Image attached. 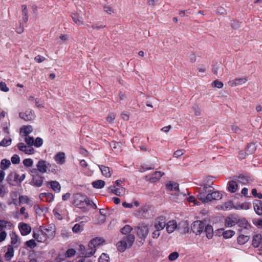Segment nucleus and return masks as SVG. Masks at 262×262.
<instances>
[{"label":"nucleus","mask_w":262,"mask_h":262,"mask_svg":"<svg viewBox=\"0 0 262 262\" xmlns=\"http://www.w3.org/2000/svg\"><path fill=\"white\" fill-rule=\"evenodd\" d=\"M19 229L22 235H27L29 234L31 231V227L27 224L24 223H20L19 224Z\"/></svg>","instance_id":"obj_13"},{"label":"nucleus","mask_w":262,"mask_h":262,"mask_svg":"<svg viewBox=\"0 0 262 262\" xmlns=\"http://www.w3.org/2000/svg\"><path fill=\"white\" fill-rule=\"evenodd\" d=\"M54 159L55 161L59 164L61 165L66 162L65 154L62 152H60L56 154Z\"/></svg>","instance_id":"obj_23"},{"label":"nucleus","mask_w":262,"mask_h":262,"mask_svg":"<svg viewBox=\"0 0 262 262\" xmlns=\"http://www.w3.org/2000/svg\"><path fill=\"white\" fill-rule=\"evenodd\" d=\"M18 178L19 175L16 172L12 171L8 175L6 180L10 185L16 186L19 184Z\"/></svg>","instance_id":"obj_7"},{"label":"nucleus","mask_w":262,"mask_h":262,"mask_svg":"<svg viewBox=\"0 0 262 262\" xmlns=\"http://www.w3.org/2000/svg\"><path fill=\"white\" fill-rule=\"evenodd\" d=\"M262 242V236L260 234H256L253 235L252 245L255 248L259 246Z\"/></svg>","instance_id":"obj_21"},{"label":"nucleus","mask_w":262,"mask_h":262,"mask_svg":"<svg viewBox=\"0 0 262 262\" xmlns=\"http://www.w3.org/2000/svg\"><path fill=\"white\" fill-rule=\"evenodd\" d=\"M212 85L213 87L217 88L218 89H221L223 88L224 84L222 82L218 80H215L214 81H213Z\"/></svg>","instance_id":"obj_51"},{"label":"nucleus","mask_w":262,"mask_h":262,"mask_svg":"<svg viewBox=\"0 0 262 262\" xmlns=\"http://www.w3.org/2000/svg\"><path fill=\"white\" fill-rule=\"evenodd\" d=\"M255 150L256 146L253 143H250L248 144L245 149L246 154H247V155L253 154Z\"/></svg>","instance_id":"obj_29"},{"label":"nucleus","mask_w":262,"mask_h":262,"mask_svg":"<svg viewBox=\"0 0 262 262\" xmlns=\"http://www.w3.org/2000/svg\"><path fill=\"white\" fill-rule=\"evenodd\" d=\"M21 8L23 21L24 23H26L28 21L29 18L27 7L26 5H23L21 6Z\"/></svg>","instance_id":"obj_34"},{"label":"nucleus","mask_w":262,"mask_h":262,"mask_svg":"<svg viewBox=\"0 0 262 262\" xmlns=\"http://www.w3.org/2000/svg\"><path fill=\"white\" fill-rule=\"evenodd\" d=\"M184 153V149H179L177 151H176L173 153V157L176 158H178L180 157L181 156L183 155Z\"/></svg>","instance_id":"obj_62"},{"label":"nucleus","mask_w":262,"mask_h":262,"mask_svg":"<svg viewBox=\"0 0 262 262\" xmlns=\"http://www.w3.org/2000/svg\"><path fill=\"white\" fill-rule=\"evenodd\" d=\"M72 203L76 207L86 211V207L91 204V200L85 194L78 193L73 195Z\"/></svg>","instance_id":"obj_2"},{"label":"nucleus","mask_w":262,"mask_h":262,"mask_svg":"<svg viewBox=\"0 0 262 262\" xmlns=\"http://www.w3.org/2000/svg\"><path fill=\"white\" fill-rule=\"evenodd\" d=\"M197 197L202 203H206L212 200H221L222 194L213 187L204 184L200 188Z\"/></svg>","instance_id":"obj_1"},{"label":"nucleus","mask_w":262,"mask_h":262,"mask_svg":"<svg viewBox=\"0 0 262 262\" xmlns=\"http://www.w3.org/2000/svg\"><path fill=\"white\" fill-rule=\"evenodd\" d=\"M105 242V240L102 238L99 237H96L92 239L89 242L88 246L90 248H93L95 249L96 246L100 245L103 243Z\"/></svg>","instance_id":"obj_14"},{"label":"nucleus","mask_w":262,"mask_h":262,"mask_svg":"<svg viewBox=\"0 0 262 262\" xmlns=\"http://www.w3.org/2000/svg\"><path fill=\"white\" fill-rule=\"evenodd\" d=\"M105 183L104 181L98 180L92 182L93 187L96 189H101L105 186Z\"/></svg>","instance_id":"obj_32"},{"label":"nucleus","mask_w":262,"mask_h":262,"mask_svg":"<svg viewBox=\"0 0 262 262\" xmlns=\"http://www.w3.org/2000/svg\"><path fill=\"white\" fill-rule=\"evenodd\" d=\"M11 165L10 161L9 160L4 159H3L1 162L0 167L1 170L3 171L9 167Z\"/></svg>","instance_id":"obj_40"},{"label":"nucleus","mask_w":262,"mask_h":262,"mask_svg":"<svg viewBox=\"0 0 262 262\" xmlns=\"http://www.w3.org/2000/svg\"><path fill=\"white\" fill-rule=\"evenodd\" d=\"M252 193L254 197L258 198V199H262V193H257V190L255 188L252 189Z\"/></svg>","instance_id":"obj_61"},{"label":"nucleus","mask_w":262,"mask_h":262,"mask_svg":"<svg viewBox=\"0 0 262 262\" xmlns=\"http://www.w3.org/2000/svg\"><path fill=\"white\" fill-rule=\"evenodd\" d=\"M51 167V164L43 160L38 161L36 165L38 171L42 173L46 172L47 169L50 168Z\"/></svg>","instance_id":"obj_8"},{"label":"nucleus","mask_w":262,"mask_h":262,"mask_svg":"<svg viewBox=\"0 0 262 262\" xmlns=\"http://www.w3.org/2000/svg\"><path fill=\"white\" fill-rule=\"evenodd\" d=\"M154 226L156 229L159 230L160 231L163 229L166 226L165 221L164 217L160 216L158 217Z\"/></svg>","instance_id":"obj_18"},{"label":"nucleus","mask_w":262,"mask_h":262,"mask_svg":"<svg viewBox=\"0 0 262 262\" xmlns=\"http://www.w3.org/2000/svg\"><path fill=\"white\" fill-rule=\"evenodd\" d=\"M148 232L149 229L146 225L141 224L137 227V233L140 238H145Z\"/></svg>","instance_id":"obj_6"},{"label":"nucleus","mask_w":262,"mask_h":262,"mask_svg":"<svg viewBox=\"0 0 262 262\" xmlns=\"http://www.w3.org/2000/svg\"><path fill=\"white\" fill-rule=\"evenodd\" d=\"M83 222H81L80 223L76 224L73 227L72 230L74 233H78L83 230Z\"/></svg>","instance_id":"obj_37"},{"label":"nucleus","mask_w":262,"mask_h":262,"mask_svg":"<svg viewBox=\"0 0 262 262\" xmlns=\"http://www.w3.org/2000/svg\"><path fill=\"white\" fill-rule=\"evenodd\" d=\"M135 238L134 235L132 234H128L124 236L122 240L117 244L118 250L123 252L126 249L130 247L135 241Z\"/></svg>","instance_id":"obj_3"},{"label":"nucleus","mask_w":262,"mask_h":262,"mask_svg":"<svg viewBox=\"0 0 262 262\" xmlns=\"http://www.w3.org/2000/svg\"><path fill=\"white\" fill-rule=\"evenodd\" d=\"M5 186L2 184H0V197L3 198L6 193H7Z\"/></svg>","instance_id":"obj_53"},{"label":"nucleus","mask_w":262,"mask_h":262,"mask_svg":"<svg viewBox=\"0 0 262 262\" xmlns=\"http://www.w3.org/2000/svg\"><path fill=\"white\" fill-rule=\"evenodd\" d=\"M34 138L33 137L27 136L25 138V141L29 146H32L34 144Z\"/></svg>","instance_id":"obj_57"},{"label":"nucleus","mask_w":262,"mask_h":262,"mask_svg":"<svg viewBox=\"0 0 262 262\" xmlns=\"http://www.w3.org/2000/svg\"><path fill=\"white\" fill-rule=\"evenodd\" d=\"M132 230L133 228L129 225H126L124 227L122 228L120 231L122 234H127L129 233Z\"/></svg>","instance_id":"obj_45"},{"label":"nucleus","mask_w":262,"mask_h":262,"mask_svg":"<svg viewBox=\"0 0 262 262\" xmlns=\"http://www.w3.org/2000/svg\"><path fill=\"white\" fill-rule=\"evenodd\" d=\"M204 227V223L200 220L194 222L191 226V230L196 235L201 234L203 232Z\"/></svg>","instance_id":"obj_4"},{"label":"nucleus","mask_w":262,"mask_h":262,"mask_svg":"<svg viewBox=\"0 0 262 262\" xmlns=\"http://www.w3.org/2000/svg\"><path fill=\"white\" fill-rule=\"evenodd\" d=\"M33 130L31 125L23 126L20 128V132H22L25 136H27Z\"/></svg>","instance_id":"obj_38"},{"label":"nucleus","mask_w":262,"mask_h":262,"mask_svg":"<svg viewBox=\"0 0 262 262\" xmlns=\"http://www.w3.org/2000/svg\"><path fill=\"white\" fill-rule=\"evenodd\" d=\"M99 262H109V256L105 253H102L100 256Z\"/></svg>","instance_id":"obj_50"},{"label":"nucleus","mask_w":262,"mask_h":262,"mask_svg":"<svg viewBox=\"0 0 262 262\" xmlns=\"http://www.w3.org/2000/svg\"><path fill=\"white\" fill-rule=\"evenodd\" d=\"M125 193V189L122 187L117 188L115 190L114 193L118 196L123 195Z\"/></svg>","instance_id":"obj_47"},{"label":"nucleus","mask_w":262,"mask_h":262,"mask_svg":"<svg viewBox=\"0 0 262 262\" xmlns=\"http://www.w3.org/2000/svg\"><path fill=\"white\" fill-rule=\"evenodd\" d=\"M43 144V140L40 137H37L36 138L35 141H34L33 145L36 147H40Z\"/></svg>","instance_id":"obj_52"},{"label":"nucleus","mask_w":262,"mask_h":262,"mask_svg":"<svg viewBox=\"0 0 262 262\" xmlns=\"http://www.w3.org/2000/svg\"><path fill=\"white\" fill-rule=\"evenodd\" d=\"M247 81L246 78H236L231 82L232 86H235L245 83Z\"/></svg>","instance_id":"obj_33"},{"label":"nucleus","mask_w":262,"mask_h":262,"mask_svg":"<svg viewBox=\"0 0 262 262\" xmlns=\"http://www.w3.org/2000/svg\"><path fill=\"white\" fill-rule=\"evenodd\" d=\"M10 235L11 237L10 245H12V247L15 248H17L20 244V241L18 235L15 232H12L10 234Z\"/></svg>","instance_id":"obj_19"},{"label":"nucleus","mask_w":262,"mask_h":262,"mask_svg":"<svg viewBox=\"0 0 262 262\" xmlns=\"http://www.w3.org/2000/svg\"><path fill=\"white\" fill-rule=\"evenodd\" d=\"M193 110L195 116L201 115V109L198 105H194L193 106Z\"/></svg>","instance_id":"obj_63"},{"label":"nucleus","mask_w":262,"mask_h":262,"mask_svg":"<svg viewBox=\"0 0 262 262\" xmlns=\"http://www.w3.org/2000/svg\"><path fill=\"white\" fill-rule=\"evenodd\" d=\"M11 161L13 164H17L20 162L19 157L16 154L14 155L11 157Z\"/></svg>","instance_id":"obj_56"},{"label":"nucleus","mask_w":262,"mask_h":262,"mask_svg":"<svg viewBox=\"0 0 262 262\" xmlns=\"http://www.w3.org/2000/svg\"><path fill=\"white\" fill-rule=\"evenodd\" d=\"M250 206L251 204L250 203L245 202L239 205L238 207H236V208H240L241 209L248 210L250 208Z\"/></svg>","instance_id":"obj_48"},{"label":"nucleus","mask_w":262,"mask_h":262,"mask_svg":"<svg viewBox=\"0 0 262 262\" xmlns=\"http://www.w3.org/2000/svg\"><path fill=\"white\" fill-rule=\"evenodd\" d=\"M238 216L237 215H231L227 216L225 221L226 227H232L237 224Z\"/></svg>","instance_id":"obj_11"},{"label":"nucleus","mask_w":262,"mask_h":262,"mask_svg":"<svg viewBox=\"0 0 262 262\" xmlns=\"http://www.w3.org/2000/svg\"><path fill=\"white\" fill-rule=\"evenodd\" d=\"M73 21L77 25H81L83 24L82 17L77 13H73L71 15Z\"/></svg>","instance_id":"obj_26"},{"label":"nucleus","mask_w":262,"mask_h":262,"mask_svg":"<svg viewBox=\"0 0 262 262\" xmlns=\"http://www.w3.org/2000/svg\"><path fill=\"white\" fill-rule=\"evenodd\" d=\"M163 174V172L161 171H156L154 172L152 177L150 179V180L152 182H154L157 180H159Z\"/></svg>","instance_id":"obj_42"},{"label":"nucleus","mask_w":262,"mask_h":262,"mask_svg":"<svg viewBox=\"0 0 262 262\" xmlns=\"http://www.w3.org/2000/svg\"><path fill=\"white\" fill-rule=\"evenodd\" d=\"M249 236L241 234L237 238V243L239 245H243L246 243L249 240Z\"/></svg>","instance_id":"obj_31"},{"label":"nucleus","mask_w":262,"mask_h":262,"mask_svg":"<svg viewBox=\"0 0 262 262\" xmlns=\"http://www.w3.org/2000/svg\"><path fill=\"white\" fill-rule=\"evenodd\" d=\"M25 245L30 249H33L36 247L37 244L34 239H30L25 243Z\"/></svg>","instance_id":"obj_44"},{"label":"nucleus","mask_w":262,"mask_h":262,"mask_svg":"<svg viewBox=\"0 0 262 262\" xmlns=\"http://www.w3.org/2000/svg\"><path fill=\"white\" fill-rule=\"evenodd\" d=\"M10 224L11 223L9 221L0 220V232L3 231L2 230L6 228L7 225L9 226Z\"/></svg>","instance_id":"obj_46"},{"label":"nucleus","mask_w":262,"mask_h":262,"mask_svg":"<svg viewBox=\"0 0 262 262\" xmlns=\"http://www.w3.org/2000/svg\"><path fill=\"white\" fill-rule=\"evenodd\" d=\"M237 181L239 183H242L243 184H246L249 182V177L247 176H245L243 174H239L237 177Z\"/></svg>","instance_id":"obj_41"},{"label":"nucleus","mask_w":262,"mask_h":262,"mask_svg":"<svg viewBox=\"0 0 262 262\" xmlns=\"http://www.w3.org/2000/svg\"><path fill=\"white\" fill-rule=\"evenodd\" d=\"M218 230L219 233H222L224 238L226 239L232 237L235 234V232L231 230L225 231L224 229L221 228Z\"/></svg>","instance_id":"obj_22"},{"label":"nucleus","mask_w":262,"mask_h":262,"mask_svg":"<svg viewBox=\"0 0 262 262\" xmlns=\"http://www.w3.org/2000/svg\"><path fill=\"white\" fill-rule=\"evenodd\" d=\"M33 237L39 243L44 242L46 240V236L43 235V237H42L41 235L39 232H38L37 231L36 232L33 231Z\"/></svg>","instance_id":"obj_28"},{"label":"nucleus","mask_w":262,"mask_h":262,"mask_svg":"<svg viewBox=\"0 0 262 262\" xmlns=\"http://www.w3.org/2000/svg\"><path fill=\"white\" fill-rule=\"evenodd\" d=\"M116 117V115L114 113H110L107 118L106 120L109 123H113Z\"/></svg>","instance_id":"obj_60"},{"label":"nucleus","mask_w":262,"mask_h":262,"mask_svg":"<svg viewBox=\"0 0 262 262\" xmlns=\"http://www.w3.org/2000/svg\"><path fill=\"white\" fill-rule=\"evenodd\" d=\"M43 197L47 198L46 202H51L53 201L54 196L52 193H41L39 194V198L41 199Z\"/></svg>","instance_id":"obj_35"},{"label":"nucleus","mask_w":262,"mask_h":262,"mask_svg":"<svg viewBox=\"0 0 262 262\" xmlns=\"http://www.w3.org/2000/svg\"><path fill=\"white\" fill-rule=\"evenodd\" d=\"M0 90L2 91L5 92H7L9 91V89L7 86L5 82L2 81L0 82Z\"/></svg>","instance_id":"obj_59"},{"label":"nucleus","mask_w":262,"mask_h":262,"mask_svg":"<svg viewBox=\"0 0 262 262\" xmlns=\"http://www.w3.org/2000/svg\"><path fill=\"white\" fill-rule=\"evenodd\" d=\"M12 140L10 138H5L0 142V146L7 147L11 144Z\"/></svg>","instance_id":"obj_43"},{"label":"nucleus","mask_w":262,"mask_h":262,"mask_svg":"<svg viewBox=\"0 0 262 262\" xmlns=\"http://www.w3.org/2000/svg\"><path fill=\"white\" fill-rule=\"evenodd\" d=\"M14 256V247L12 245H8L7 251L5 253V257L7 260H10Z\"/></svg>","instance_id":"obj_25"},{"label":"nucleus","mask_w":262,"mask_h":262,"mask_svg":"<svg viewBox=\"0 0 262 262\" xmlns=\"http://www.w3.org/2000/svg\"><path fill=\"white\" fill-rule=\"evenodd\" d=\"M165 227L167 232L171 233L176 229L177 227V222L174 220L170 221L166 224Z\"/></svg>","instance_id":"obj_20"},{"label":"nucleus","mask_w":262,"mask_h":262,"mask_svg":"<svg viewBox=\"0 0 262 262\" xmlns=\"http://www.w3.org/2000/svg\"><path fill=\"white\" fill-rule=\"evenodd\" d=\"M237 225L238 227L245 229H249L251 227L250 224L248 221L244 217L239 219L238 217Z\"/></svg>","instance_id":"obj_16"},{"label":"nucleus","mask_w":262,"mask_h":262,"mask_svg":"<svg viewBox=\"0 0 262 262\" xmlns=\"http://www.w3.org/2000/svg\"><path fill=\"white\" fill-rule=\"evenodd\" d=\"M18 149L28 155H32L34 153V150L31 146H26L23 143L20 142L17 145Z\"/></svg>","instance_id":"obj_12"},{"label":"nucleus","mask_w":262,"mask_h":262,"mask_svg":"<svg viewBox=\"0 0 262 262\" xmlns=\"http://www.w3.org/2000/svg\"><path fill=\"white\" fill-rule=\"evenodd\" d=\"M19 200L20 203H29V198L27 195H20L19 196Z\"/></svg>","instance_id":"obj_58"},{"label":"nucleus","mask_w":262,"mask_h":262,"mask_svg":"<svg viewBox=\"0 0 262 262\" xmlns=\"http://www.w3.org/2000/svg\"><path fill=\"white\" fill-rule=\"evenodd\" d=\"M179 256L178 252H173L171 253L168 256V259L170 261H173L177 259Z\"/></svg>","instance_id":"obj_49"},{"label":"nucleus","mask_w":262,"mask_h":262,"mask_svg":"<svg viewBox=\"0 0 262 262\" xmlns=\"http://www.w3.org/2000/svg\"><path fill=\"white\" fill-rule=\"evenodd\" d=\"M76 251L74 249H69L65 253V256L71 257L75 254Z\"/></svg>","instance_id":"obj_55"},{"label":"nucleus","mask_w":262,"mask_h":262,"mask_svg":"<svg viewBox=\"0 0 262 262\" xmlns=\"http://www.w3.org/2000/svg\"><path fill=\"white\" fill-rule=\"evenodd\" d=\"M99 167L103 176L107 178H109L111 176L110 169L108 167L104 165H99Z\"/></svg>","instance_id":"obj_27"},{"label":"nucleus","mask_w":262,"mask_h":262,"mask_svg":"<svg viewBox=\"0 0 262 262\" xmlns=\"http://www.w3.org/2000/svg\"><path fill=\"white\" fill-rule=\"evenodd\" d=\"M204 231L206 233V237L208 239L212 238L213 235V229L212 226L207 225L204 227Z\"/></svg>","instance_id":"obj_24"},{"label":"nucleus","mask_w":262,"mask_h":262,"mask_svg":"<svg viewBox=\"0 0 262 262\" xmlns=\"http://www.w3.org/2000/svg\"><path fill=\"white\" fill-rule=\"evenodd\" d=\"M47 185L50 186L51 188L55 192H59L61 189V186L56 181H51L47 182Z\"/></svg>","instance_id":"obj_17"},{"label":"nucleus","mask_w":262,"mask_h":262,"mask_svg":"<svg viewBox=\"0 0 262 262\" xmlns=\"http://www.w3.org/2000/svg\"><path fill=\"white\" fill-rule=\"evenodd\" d=\"M23 163L26 167H31L33 165V161L30 158H28L24 159Z\"/></svg>","instance_id":"obj_54"},{"label":"nucleus","mask_w":262,"mask_h":262,"mask_svg":"<svg viewBox=\"0 0 262 262\" xmlns=\"http://www.w3.org/2000/svg\"><path fill=\"white\" fill-rule=\"evenodd\" d=\"M150 207L149 205H144L140 208L135 213V215L140 219H145L148 217Z\"/></svg>","instance_id":"obj_5"},{"label":"nucleus","mask_w":262,"mask_h":262,"mask_svg":"<svg viewBox=\"0 0 262 262\" xmlns=\"http://www.w3.org/2000/svg\"><path fill=\"white\" fill-rule=\"evenodd\" d=\"M44 177L39 174H33L30 184L36 187H41L42 185Z\"/></svg>","instance_id":"obj_10"},{"label":"nucleus","mask_w":262,"mask_h":262,"mask_svg":"<svg viewBox=\"0 0 262 262\" xmlns=\"http://www.w3.org/2000/svg\"><path fill=\"white\" fill-rule=\"evenodd\" d=\"M96 252V249L90 248L82 252L85 258H89L92 256Z\"/></svg>","instance_id":"obj_36"},{"label":"nucleus","mask_w":262,"mask_h":262,"mask_svg":"<svg viewBox=\"0 0 262 262\" xmlns=\"http://www.w3.org/2000/svg\"><path fill=\"white\" fill-rule=\"evenodd\" d=\"M216 12L221 15H224L226 14V10L223 7H220L217 8Z\"/></svg>","instance_id":"obj_64"},{"label":"nucleus","mask_w":262,"mask_h":262,"mask_svg":"<svg viewBox=\"0 0 262 262\" xmlns=\"http://www.w3.org/2000/svg\"><path fill=\"white\" fill-rule=\"evenodd\" d=\"M237 188V185L235 181H230L228 183V190L230 192H235Z\"/></svg>","instance_id":"obj_30"},{"label":"nucleus","mask_w":262,"mask_h":262,"mask_svg":"<svg viewBox=\"0 0 262 262\" xmlns=\"http://www.w3.org/2000/svg\"><path fill=\"white\" fill-rule=\"evenodd\" d=\"M166 188L167 189L172 191V190H176L178 191L179 187V184L177 183H172L171 182H169L166 185Z\"/></svg>","instance_id":"obj_39"},{"label":"nucleus","mask_w":262,"mask_h":262,"mask_svg":"<svg viewBox=\"0 0 262 262\" xmlns=\"http://www.w3.org/2000/svg\"><path fill=\"white\" fill-rule=\"evenodd\" d=\"M19 116L20 118L24 119L26 121L32 120L35 117L34 112L30 109L26 110L24 113H19Z\"/></svg>","instance_id":"obj_9"},{"label":"nucleus","mask_w":262,"mask_h":262,"mask_svg":"<svg viewBox=\"0 0 262 262\" xmlns=\"http://www.w3.org/2000/svg\"><path fill=\"white\" fill-rule=\"evenodd\" d=\"M253 204L255 213L258 215H262V202L258 200H255Z\"/></svg>","instance_id":"obj_15"}]
</instances>
